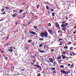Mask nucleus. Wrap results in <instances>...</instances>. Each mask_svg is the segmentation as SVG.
<instances>
[{"label":"nucleus","instance_id":"obj_1","mask_svg":"<svg viewBox=\"0 0 76 76\" xmlns=\"http://www.w3.org/2000/svg\"><path fill=\"white\" fill-rule=\"evenodd\" d=\"M40 36L44 38H46L47 39L48 38V34L47 32L45 33H40Z\"/></svg>","mask_w":76,"mask_h":76},{"label":"nucleus","instance_id":"obj_2","mask_svg":"<svg viewBox=\"0 0 76 76\" xmlns=\"http://www.w3.org/2000/svg\"><path fill=\"white\" fill-rule=\"evenodd\" d=\"M61 72L62 75H68L69 72L66 71L65 70H61Z\"/></svg>","mask_w":76,"mask_h":76},{"label":"nucleus","instance_id":"obj_3","mask_svg":"<svg viewBox=\"0 0 76 76\" xmlns=\"http://www.w3.org/2000/svg\"><path fill=\"white\" fill-rule=\"evenodd\" d=\"M34 66H35V67H38V68H39V70H40V71H42V68H41V66H39V65L36 64L34 65Z\"/></svg>","mask_w":76,"mask_h":76},{"label":"nucleus","instance_id":"obj_4","mask_svg":"<svg viewBox=\"0 0 76 76\" xmlns=\"http://www.w3.org/2000/svg\"><path fill=\"white\" fill-rule=\"evenodd\" d=\"M67 25H68V23H65L64 24H62L61 25V26L63 28V27H66L67 26Z\"/></svg>","mask_w":76,"mask_h":76},{"label":"nucleus","instance_id":"obj_5","mask_svg":"<svg viewBox=\"0 0 76 76\" xmlns=\"http://www.w3.org/2000/svg\"><path fill=\"white\" fill-rule=\"evenodd\" d=\"M55 25L56 26V27H58V29H60V26H59V24H58L57 23H56Z\"/></svg>","mask_w":76,"mask_h":76},{"label":"nucleus","instance_id":"obj_6","mask_svg":"<svg viewBox=\"0 0 76 76\" xmlns=\"http://www.w3.org/2000/svg\"><path fill=\"white\" fill-rule=\"evenodd\" d=\"M29 33L32 34H33V35H36V34H37L36 33H35L33 31H29Z\"/></svg>","mask_w":76,"mask_h":76},{"label":"nucleus","instance_id":"obj_7","mask_svg":"<svg viewBox=\"0 0 76 76\" xmlns=\"http://www.w3.org/2000/svg\"><path fill=\"white\" fill-rule=\"evenodd\" d=\"M61 56L62 57V58H63V59H66V56L62 55Z\"/></svg>","mask_w":76,"mask_h":76},{"label":"nucleus","instance_id":"obj_8","mask_svg":"<svg viewBox=\"0 0 76 76\" xmlns=\"http://www.w3.org/2000/svg\"><path fill=\"white\" fill-rule=\"evenodd\" d=\"M48 31L49 32V33H50V34H53V31H52L50 29H48Z\"/></svg>","mask_w":76,"mask_h":76},{"label":"nucleus","instance_id":"obj_9","mask_svg":"<svg viewBox=\"0 0 76 76\" xmlns=\"http://www.w3.org/2000/svg\"><path fill=\"white\" fill-rule=\"evenodd\" d=\"M18 14H14L12 16V17H15V16H18Z\"/></svg>","mask_w":76,"mask_h":76},{"label":"nucleus","instance_id":"obj_10","mask_svg":"<svg viewBox=\"0 0 76 76\" xmlns=\"http://www.w3.org/2000/svg\"><path fill=\"white\" fill-rule=\"evenodd\" d=\"M62 30H63V31H64H64H65V30H66V27H64V28H62Z\"/></svg>","mask_w":76,"mask_h":76},{"label":"nucleus","instance_id":"obj_11","mask_svg":"<svg viewBox=\"0 0 76 76\" xmlns=\"http://www.w3.org/2000/svg\"><path fill=\"white\" fill-rule=\"evenodd\" d=\"M49 60H50V61H54V59H53L52 58H49Z\"/></svg>","mask_w":76,"mask_h":76},{"label":"nucleus","instance_id":"obj_12","mask_svg":"<svg viewBox=\"0 0 76 76\" xmlns=\"http://www.w3.org/2000/svg\"><path fill=\"white\" fill-rule=\"evenodd\" d=\"M39 52H40V53H44L45 52V51H41V50H40V49H39Z\"/></svg>","mask_w":76,"mask_h":76},{"label":"nucleus","instance_id":"obj_13","mask_svg":"<svg viewBox=\"0 0 76 76\" xmlns=\"http://www.w3.org/2000/svg\"><path fill=\"white\" fill-rule=\"evenodd\" d=\"M46 8L48 10H49V9H50V7H49L47 5L46 6Z\"/></svg>","mask_w":76,"mask_h":76},{"label":"nucleus","instance_id":"obj_14","mask_svg":"<svg viewBox=\"0 0 76 76\" xmlns=\"http://www.w3.org/2000/svg\"><path fill=\"white\" fill-rule=\"evenodd\" d=\"M66 52L64 51H63L62 52V53L64 55H66Z\"/></svg>","mask_w":76,"mask_h":76},{"label":"nucleus","instance_id":"obj_15","mask_svg":"<svg viewBox=\"0 0 76 76\" xmlns=\"http://www.w3.org/2000/svg\"><path fill=\"white\" fill-rule=\"evenodd\" d=\"M64 48V49H67L68 48L67 46L66 45L65 47Z\"/></svg>","mask_w":76,"mask_h":76},{"label":"nucleus","instance_id":"obj_16","mask_svg":"<svg viewBox=\"0 0 76 76\" xmlns=\"http://www.w3.org/2000/svg\"><path fill=\"white\" fill-rule=\"evenodd\" d=\"M27 42L29 43H31L32 42V40H29L27 41Z\"/></svg>","mask_w":76,"mask_h":76},{"label":"nucleus","instance_id":"obj_17","mask_svg":"<svg viewBox=\"0 0 76 76\" xmlns=\"http://www.w3.org/2000/svg\"><path fill=\"white\" fill-rule=\"evenodd\" d=\"M61 56H59V57H58L57 58V59H58V60H59V59H61Z\"/></svg>","mask_w":76,"mask_h":76},{"label":"nucleus","instance_id":"obj_18","mask_svg":"<svg viewBox=\"0 0 76 76\" xmlns=\"http://www.w3.org/2000/svg\"><path fill=\"white\" fill-rule=\"evenodd\" d=\"M59 67L61 68H64V66L63 65H61L59 66Z\"/></svg>","mask_w":76,"mask_h":76},{"label":"nucleus","instance_id":"obj_19","mask_svg":"<svg viewBox=\"0 0 76 76\" xmlns=\"http://www.w3.org/2000/svg\"><path fill=\"white\" fill-rule=\"evenodd\" d=\"M63 45V42H61L59 44V45Z\"/></svg>","mask_w":76,"mask_h":76},{"label":"nucleus","instance_id":"obj_20","mask_svg":"<svg viewBox=\"0 0 76 76\" xmlns=\"http://www.w3.org/2000/svg\"><path fill=\"white\" fill-rule=\"evenodd\" d=\"M42 44H40L39 45V47H40V48H41V47H42Z\"/></svg>","mask_w":76,"mask_h":76},{"label":"nucleus","instance_id":"obj_21","mask_svg":"<svg viewBox=\"0 0 76 76\" xmlns=\"http://www.w3.org/2000/svg\"><path fill=\"white\" fill-rule=\"evenodd\" d=\"M56 64V62L55 61L53 63V65H54V66H55L56 65L54 64Z\"/></svg>","mask_w":76,"mask_h":76},{"label":"nucleus","instance_id":"obj_22","mask_svg":"<svg viewBox=\"0 0 76 76\" xmlns=\"http://www.w3.org/2000/svg\"><path fill=\"white\" fill-rule=\"evenodd\" d=\"M4 9L3 8L1 10V12H3V11H4Z\"/></svg>","mask_w":76,"mask_h":76},{"label":"nucleus","instance_id":"obj_23","mask_svg":"<svg viewBox=\"0 0 76 76\" xmlns=\"http://www.w3.org/2000/svg\"><path fill=\"white\" fill-rule=\"evenodd\" d=\"M13 47H10L8 48H9L10 49V50L12 49L13 48Z\"/></svg>","mask_w":76,"mask_h":76},{"label":"nucleus","instance_id":"obj_24","mask_svg":"<svg viewBox=\"0 0 76 76\" xmlns=\"http://www.w3.org/2000/svg\"><path fill=\"white\" fill-rule=\"evenodd\" d=\"M66 21H65L64 22H63L62 23H63V24H65V23H66Z\"/></svg>","mask_w":76,"mask_h":76},{"label":"nucleus","instance_id":"obj_25","mask_svg":"<svg viewBox=\"0 0 76 76\" xmlns=\"http://www.w3.org/2000/svg\"><path fill=\"white\" fill-rule=\"evenodd\" d=\"M52 70H56V68H51Z\"/></svg>","mask_w":76,"mask_h":76},{"label":"nucleus","instance_id":"obj_26","mask_svg":"<svg viewBox=\"0 0 76 76\" xmlns=\"http://www.w3.org/2000/svg\"><path fill=\"white\" fill-rule=\"evenodd\" d=\"M1 14H2V15H4V14H5V15H6V12L5 11H4L3 13H1Z\"/></svg>","mask_w":76,"mask_h":76},{"label":"nucleus","instance_id":"obj_27","mask_svg":"<svg viewBox=\"0 0 76 76\" xmlns=\"http://www.w3.org/2000/svg\"><path fill=\"white\" fill-rule=\"evenodd\" d=\"M43 39H43V38H41V39H39V41H42V40H43Z\"/></svg>","mask_w":76,"mask_h":76},{"label":"nucleus","instance_id":"obj_28","mask_svg":"<svg viewBox=\"0 0 76 76\" xmlns=\"http://www.w3.org/2000/svg\"><path fill=\"white\" fill-rule=\"evenodd\" d=\"M48 26H51V23H49L48 24Z\"/></svg>","mask_w":76,"mask_h":76},{"label":"nucleus","instance_id":"obj_29","mask_svg":"<svg viewBox=\"0 0 76 76\" xmlns=\"http://www.w3.org/2000/svg\"><path fill=\"white\" fill-rule=\"evenodd\" d=\"M23 12V10H20V13H22V12Z\"/></svg>","mask_w":76,"mask_h":76},{"label":"nucleus","instance_id":"obj_30","mask_svg":"<svg viewBox=\"0 0 76 76\" xmlns=\"http://www.w3.org/2000/svg\"><path fill=\"white\" fill-rule=\"evenodd\" d=\"M72 49H73V47H71L70 48V50H72Z\"/></svg>","mask_w":76,"mask_h":76},{"label":"nucleus","instance_id":"obj_31","mask_svg":"<svg viewBox=\"0 0 76 76\" xmlns=\"http://www.w3.org/2000/svg\"><path fill=\"white\" fill-rule=\"evenodd\" d=\"M52 16H55V14H54V13H52Z\"/></svg>","mask_w":76,"mask_h":76},{"label":"nucleus","instance_id":"obj_32","mask_svg":"<svg viewBox=\"0 0 76 76\" xmlns=\"http://www.w3.org/2000/svg\"><path fill=\"white\" fill-rule=\"evenodd\" d=\"M39 5H38L37 6V9H38V8H39Z\"/></svg>","mask_w":76,"mask_h":76},{"label":"nucleus","instance_id":"obj_33","mask_svg":"<svg viewBox=\"0 0 76 76\" xmlns=\"http://www.w3.org/2000/svg\"><path fill=\"white\" fill-rule=\"evenodd\" d=\"M51 51L52 52H54V50L53 49H51Z\"/></svg>","mask_w":76,"mask_h":76},{"label":"nucleus","instance_id":"obj_34","mask_svg":"<svg viewBox=\"0 0 76 76\" xmlns=\"http://www.w3.org/2000/svg\"><path fill=\"white\" fill-rule=\"evenodd\" d=\"M50 11H51L52 12H53L54 11V10H53V9L52 8H51Z\"/></svg>","mask_w":76,"mask_h":76},{"label":"nucleus","instance_id":"obj_35","mask_svg":"<svg viewBox=\"0 0 76 76\" xmlns=\"http://www.w3.org/2000/svg\"><path fill=\"white\" fill-rule=\"evenodd\" d=\"M8 58V57H6L5 58V59L7 60V59Z\"/></svg>","mask_w":76,"mask_h":76},{"label":"nucleus","instance_id":"obj_36","mask_svg":"<svg viewBox=\"0 0 76 76\" xmlns=\"http://www.w3.org/2000/svg\"><path fill=\"white\" fill-rule=\"evenodd\" d=\"M13 13H15L14 12H16V11L15 10H13Z\"/></svg>","mask_w":76,"mask_h":76},{"label":"nucleus","instance_id":"obj_37","mask_svg":"<svg viewBox=\"0 0 76 76\" xmlns=\"http://www.w3.org/2000/svg\"><path fill=\"white\" fill-rule=\"evenodd\" d=\"M34 28L35 29H37V26H35L34 27Z\"/></svg>","mask_w":76,"mask_h":76},{"label":"nucleus","instance_id":"obj_38","mask_svg":"<svg viewBox=\"0 0 76 76\" xmlns=\"http://www.w3.org/2000/svg\"><path fill=\"white\" fill-rule=\"evenodd\" d=\"M53 73H57V72L56 71H54L53 72Z\"/></svg>","mask_w":76,"mask_h":76},{"label":"nucleus","instance_id":"obj_39","mask_svg":"<svg viewBox=\"0 0 76 76\" xmlns=\"http://www.w3.org/2000/svg\"><path fill=\"white\" fill-rule=\"evenodd\" d=\"M61 60H58V63H61Z\"/></svg>","mask_w":76,"mask_h":76},{"label":"nucleus","instance_id":"obj_40","mask_svg":"<svg viewBox=\"0 0 76 76\" xmlns=\"http://www.w3.org/2000/svg\"><path fill=\"white\" fill-rule=\"evenodd\" d=\"M31 45H33V46H34V45H35V44L34 43H33V42H32L31 43Z\"/></svg>","mask_w":76,"mask_h":76},{"label":"nucleus","instance_id":"obj_41","mask_svg":"<svg viewBox=\"0 0 76 76\" xmlns=\"http://www.w3.org/2000/svg\"><path fill=\"white\" fill-rule=\"evenodd\" d=\"M41 75V74L40 73H39L37 75V76H40V75Z\"/></svg>","mask_w":76,"mask_h":76},{"label":"nucleus","instance_id":"obj_42","mask_svg":"<svg viewBox=\"0 0 76 76\" xmlns=\"http://www.w3.org/2000/svg\"><path fill=\"white\" fill-rule=\"evenodd\" d=\"M72 54H73V55H75V56L76 55V53H74V52H72Z\"/></svg>","mask_w":76,"mask_h":76},{"label":"nucleus","instance_id":"obj_43","mask_svg":"<svg viewBox=\"0 0 76 76\" xmlns=\"http://www.w3.org/2000/svg\"><path fill=\"white\" fill-rule=\"evenodd\" d=\"M10 52H13V49H10Z\"/></svg>","mask_w":76,"mask_h":76},{"label":"nucleus","instance_id":"obj_44","mask_svg":"<svg viewBox=\"0 0 76 76\" xmlns=\"http://www.w3.org/2000/svg\"><path fill=\"white\" fill-rule=\"evenodd\" d=\"M10 44V43H8L7 44H6L5 45H8Z\"/></svg>","mask_w":76,"mask_h":76},{"label":"nucleus","instance_id":"obj_45","mask_svg":"<svg viewBox=\"0 0 76 76\" xmlns=\"http://www.w3.org/2000/svg\"><path fill=\"white\" fill-rule=\"evenodd\" d=\"M6 9H9V7H6Z\"/></svg>","mask_w":76,"mask_h":76},{"label":"nucleus","instance_id":"obj_46","mask_svg":"<svg viewBox=\"0 0 76 76\" xmlns=\"http://www.w3.org/2000/svg\"><path fill=\"white\" fill-rule=\"evenodd\" d=\"M27 13V12H25L24 13V14L23 15H26Z\"/></svg>","mask_w":76,"mask_h":76},{"label":"nucleus","instance_id":"obj_47","mask_svg":"<svg viewBox=\"0 0 76 76\" xmlns=\"http://www.w3.org/2000/svg\"><path fill=\"white\" fill-rule=\"evenodd\" d=\"M46 47H47V46H44V49H45V48H46Z\"/></svg>","mask_w":76,"mask_h":76},{"label":"nucleus","instance_id":"obj_48","mask_svg":"<svg viewBox=\"0 0 76 76\" xmlns=\"http://www.w3.org/2000/svg\"><path fill=\"white\" fill-rule=\"evenodd\" d=\"M53 61H50L49 62V63H50V62H51V63H53Z\"/></svg>","mask_w":76,"mask_h":76},{"label":"nucleus","instance_id":"obj_49","mask_svg":"<svg viewBox=\"0 0 76 76\" xmlns=\"http://www.w3.org/2000/svg\"><path fill=\"white\" fill-rule=\"evenodd\" d=\"M66 20H68V17H66Z\"/></svg>","mask_w":76,"mask_h":76},{"label":"nucleus","instance_id":"obj_50","mask_svg":"<svg viewBox=\"0 0 76 76\" xmlns=\"http://www.w3.org/2000/svg\"><path fill=\"white\" fill-rule=\"evenodd\" d=\"M62 39H59V41H62Z\"/></svg>","mask_w":76,"mask_h":76},{"label":"nucleus","instance_id":"obj_51","mask_svg":"<svg viewBox=\"0 0 76 76\" xmlns=\"http://www.w3.org/2000/svg\"><path fill=\"white\" fill-rule=\"evenodd\" d=\"M73 33L74 34H76V32L75 31H73Z\"/></svg>","mask_w":76,"mask_h":76},{"label":"nucleus","instance_id":"obj_52","mask_svg":"<svg viewBox=\"0 0 76 76\" xmlns=\"http://www.w3.org/2000/svg\"><path fill=\"white\" fill-rule=\"evenodd\" d=\"M46 48L47 49H48V48H49V47L48 46L46 47Z\"/></svg>","mask_w":76,"mask_h":76},{"label":"nucleus","instance_id":"obj_53","mask_svg":"<svg viewBox=\"0 0 76 76\" xmlns=\"http://www.w3.org/2000/svg\"><path fill=\"white\" fill-rule=\"evenodd\" d=\"M68 66H70V64H68Z\"/></svg>","mask_w":76,"mask_h":76},{"label":"nucleus","instance_id":"obj_54","mask_svg":"<svg viewBox=\"0 0 76 76\" xmlns=\"http://www.w3.org/2000/svg\"><path fill=\"white\" fill-rule=\"evenodd\" d=\"M70 56H72V53H71L69 54Z\"/></svg>","mask_w":76,"mask_h":76},{"label":"nucleus","instance_id":"obj_55","mask_svg":"<svg viewBox=\"0 0 76 76\" xmlns=\"http://www.w3.org/2000/svg\"><path fill=\"white\" fill-rule=\"evenodd\" d=\"M9 38V37H7L6 38V39L7 40V39H8Z\"/></svg>","mask_w":76,"mask_h":76},{"label":"nucleus","instance_id":"obj_56","mask_svg":"<svg viewBox=\"0 0 76 76\" xmlns=\"http://www.w3.org/2000/svg\"><path fill=\"white\" fill-rule=\"evenodd\" d=\"M76 26H75V28H74V29H76Z\"/></svg>","mask_w":76,"mask_h":76},{"label":"nucleus","instance_id":"obj_57","mask_svg":"<svg viewBox=\"0 0 76 76\" xmlns=\"http://www.w3.org/2000/svg\"><path fill=\"white\" fill-rule=\"evenodd\" d=\"M60 32H61V31H58V33H60Z\"/></svg>","mask_w":76,"mask_h":76},{"label":"nucleus","instance_id":"obj_58","mask_svg":"<svg viewBox=\"0 0 76 76\" xmlns=\"http://www.w3.org/2000/svg\"><path fill=\"white\" fill-rule=\"evenodd\" d=\"M16 12H18V11L17 9H16Z\"/></svg>","mask_w":76,"mask_h":76},{"label":"nucleus","instance_id":"obj_59","mask_svg":"<svg viewBox=\"0 0 76 76\" xmlns=\"http://www.w3.org/2000/svg\"><path fill=\"white\" fill-rule=\"evenodd\" d=\"M45 72H44V71H43L42 72V73H44Z\"/></svg>","mask_w":76,"mask_h":76},{"label":"nucleus","instance_id":"obj_60","mask_svg":"<svg viewBox=\"0 0 76 76\" xmlns=\"http://www.w3.org/2000/svg\"><path fill=\"white\" fill-rule=\"evenodd\" d=\"M73 64H72L71 65V67H73Z\"/></svg>","mask_w":76,"mask_h":76},{"label":"nucleus","instance_id":"obj_61","mask_svg":"<svg viewBox=\"0 0 76 76\" xmlns=\"http://www.w3.org/2000/svg\"><path fill=\"white\" fill-rule=\"evenodd\" d=\"M35 61H36V60H34V61H33L34 63H35Z\"/></svg>","mask_w":76,"mask_h":76},{"label":"nucleus","instance_id":"obj_62","mask_svg":"<svg viewBox=\"0 0 76 76\" xmlns=\"http://www.w3.org/2000/svg\"><path fill=\"white\" fill-rule=\"evenodd\" d=\"M2 20H3V19L0 20V21H2Z\"/></svg>","mask_w":76,"mask_h":76},{"label":"nucleus","instance_id":"obj_63","mask_svg":"<svg viewBox=\"0 0 76 76\" xmlns=\"http://www.w3.org/2000/svg\"><path fill=\"white\" fill-rule=\"evenodd\" d=\"M48 14H49V13H50V12L49 11H48Z\"/></svg>","mask_w":76,"mask_h":76},{"label":"nucleus","instance_id":"obj_64","mask_svg":"<svg viewBox=\"0 0 76 76\" xmlns=\"http://www.w3.org/2000/svg\"><path fill=\"white\" fill-rule=\"evenodd\" d=\"M22 71H24V69H21Z\"/></svg>","mask_w":76,"mask_h":76}]
</instances>
